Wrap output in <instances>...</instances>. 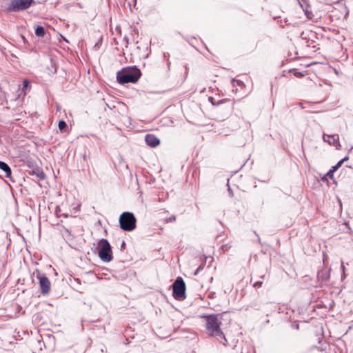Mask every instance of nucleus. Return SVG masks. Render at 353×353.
Listing matches in <instances>:
<instances>
[{
  "instance_id": "nucleus-1",
  "label": "nucleus",
  "mask_w": 353,
  "mask_h": 353,
  "mask_svg": "<svg viewBox=\"0 0 353 353\" xmlns=\"http://www.w3.org/2000/svg\"><path fill=\"white\" fill-rule=\"evenodd\" d=\"M221 322L217 315H210L206 316V327L210 335L215 337L223 345H225L227 340L225 335L220 329Z\"/></svg>"
},
{
  "instance_id": "nucleus-2",
  "label": "nucleus",
  "mask_w": 353,
  "mask_h": 353,
  "mask_svg": "<svg viewBox=\"0 0 353 353\" xmlns=\"http://www.w3.org/2000/svg\"><path fill=\"white\" fill-rule=\"evenodd\" d=\"M141 71L137 68H128L118 72L117 78L121 84L136 83L141 77Z\"/></svg>"
},
{
  "instance_id": "nucleus-3",
  "label": "nucleus",
  "mask_w": 353,
  "mask_h": 353,
  "mask_svg": "<svg viewBox=\"0 0 353 353\" xmlns=\"http://www.w3.org/2000/svg\"><path fill=\"white\" fill-rule=\"evenodd\" d=\"M137 219L132 212H123L119 217L120 227L124 231H132L136 228Z\"/></svg>"
},
{
  "instance_id": "nucleus-4",
  "label": "nucleus",
  "mask_w": 353,
  "mask_h": 353,
  "mask_svg": "<svg viewBox=\"0 0 353 353\" xmlns=\"http://www.w3.org/2000/svg\"><path fill=\"white\" fill-rule=\"evenodd\" d=\"M99 256L104 262H110L112 259L111 246L107 239H102L99 241Z\"/></svg>"
},
{
  "instance_id": "nucleus-5",
  "label": "nucleus",
  "mask_w": 353,
  "mask_h": 353,
  "mask_svg": "<svg viewBox=\"0 0 353 353\" xmlns=\"http://www.w3.org/2000/svg\"><path fill=\"white\" fill-rule=\"evenodd\" d=\"M173 296L178 300L185 298V284L181 277H178L172 285Z\"/></svg>"
},
{
  "instance_id": "nucleus-6",
  "label": "nucleus",
  "mask_w": 353,
  "mask_h": 353,
  "mask_svg": "<svg viewBox=\"0 0 353 353\" xmlns=\"http://www.w3.org/2000/svg\"><path fill=\"white\" fill-rule=\"evenodd\" d=\"M33 275L39 281L41 293L43 294H48L50 290V282L49 279L44 274H41L39 270L34 271Z\"/></svg>"
},
{
  "instance_id": "nucleus-7",
  "label": "nucleus",
  "mask_w": 353,
  "mask_h": 353,
  "mask_svg": "<svg viewBox=\"0 0 353 353\" xmlns=\"http://www.w3.org/2000/svg\"><path fill=\"white\" fill-rule=\"evenodd\" d=\"M32 2V0H12L8 6L10 11H18L25 10L29 8Z\"/></svg>"
},
{
  "instance_id": "nucleus-8",
  "label": "nucleus",
  "mask_w": 353,
  "mask_h": 353,
  "mask_svg": "<svg viewBox=\"0 0 353 353\" xmlns=\"http://www.w3.org/2000/svg\"><path fill=\"white\" fill-rule=\"evenodd\" d=\"M146 143L152 148L157 147L159 145L160 141L159 139L156 137L154 135L152 134H147L145 138Z\"/></svg>"
},
{
  "instance_id": "nucleus-9",
  "label": "nucleus",
  "mask_w": 353,
  "mask_h": 353,
  "mask_svg": "<svg viewBox=\"0 0 353 353\" xmlns=\"http://www.w3.org/2000/svg\"><path fill=\"white\" fill-rule=\"evenodd\" d=\"M0 170L4 172L6 177L10 178L12 173L11 169L7 163L0 161Z\"/></svg>"
},
{
  "instance_id": "nucleus-10",
  "label": "nucleus",
  "mask_w": 353,
  "mask_h": 353,
  "mask_svg": "<svg viewBox=\"0 0 353 353\" xmlns=\"http://www.w3.org/2000/svg\"><path fill=\"white\" fill-rule=\"evenodd\" d=\"M32 174L35 175L38 179H45L44 172L39 169L32 170Z\"/></svg>"
},
{
  "instance_id": "nucleus-11",
  "label": "nucleus",
  "mask_w": 353,
  "mask_h": 353,
  "mask_svg": "<svg viewBox=\"0 0 353 353\" xmlns=\"http://www.w3.org/2000/svg\"><path fill=\"white\" fill-rule=\"evenodd\" d=\"M329 139H331L332 141H328L330 144L336 146L339 144V135L334 134L332 136H327Z\"/></svg>"
},
{
  "instance_id": "nucleus-12",
  "label": "nucleus",
  "mask_w": 353,
  "mask_h": 353,
  "mask_svg": "<svg viewBox=\"0 0 353 353\" xmlns=\"http://www.w3.org/2000/svg\"><path fill=\"white\" fill-rule=\"evenodd\" d=\"M35 34L37 36V37H43L45 34V30L43 27L41 26H38L36 29H35Z\"/></svg>"
},
{
  "instance_id": "nucleus-13",
  "label": "nucleus",
  "mask_w": 353,
  "mask_h": 353,
  "mask_svg": "<svg viewBox=\"0 0 353 353\" xmlns=\"http://www.w3.org/2000/svg\"><path fill=\"white\" fill-rule=\"evenodd\" d=\"M67 126L66 123L64 121H60L59 122V128L60 130H63Z\"/></svg>"
},
{
  "instance_id": "nucleus-14",
  "label": "nucleus",
  "mask_w": 353,
  "mask_h": 353,
  "mask_svg": "<svg viewBox=\"0 0 353 353\" xmlns=\"http://www.w3.org/2000/svg\"><path fill=\"white\" fill-rule=\"evenodd\" d=\"M334 172L330 170L327 174L322 178L323 180H326V178L329 176L330 178H332Z\"/></svg>"
},
{
  "instance_id": "nucleus-15",
  "label": "nucleus",
  "mask_w": 353,
  "mask_h": 353,
  "mask_svg": "<svg viewBox=\"0 0 353 353\" xmlns=\"http://www.w3.org/2000/svg\"><path fill=\"white\" fill-rule=\"evenodd\" d=\"M29 85V81L28 79H25L23 83V90H25L28 88Z\"/></svg>"
},
{
  "instance_id": "nucleus-16",
  "label": "nucleus",
  "mask_w": 353,
  "mask_h": 353,
  "mask_svg": "<svg viewBox=\"0 0 353 353\" xmlns=\"http://www.w3.org/2000/svg\"><path fill=\"white\" fill-rule=\"evenodd\" d=\"M175 220H176V216H171L169 218L166 219V222L167 223H168V222H174V221H175Z\"/></svg>"
},
{
  "instance_id": "nucleus-17",
  "label": "nucleus",
  "mask_w": 353,
  "mask_h": 353,
  "mask_svg": "<svg viewBox=\"0 0 353 353\" xmlns=\"http://www.w3.org/2000/svg\"><path fill=\"white\" fill-rule=\"evenodd\" d=\"M263 282L262 281H257L254 284V287H258V288H260L262 285Z\"/></svg>"
},
{
  "instance_id": "nucleus-18",
  "label": "nucleus",
  "mask_w": 353,
  "mask_h": 353,
  "mask_svg": "<svg viewBox=\"0 0 353 353\" xmlns=\"http://www.w3.org/2000/svg\"><path fill=\"white\" fill-rule=\"evenodd\" d=\"M345 160H346V158H345V159H342V160H341L340 161L338 162V163L336 165V166H338V168L341 166L342 163H343V161Z\"/></svg>"
},
{
  "instance_id": "nucleus-19",
  "label": "nucleus",
  "mask_w": 353,
  "mask_h": 353,
  "mask_svg": "<svg viewBox=\"0 0 353 353\" xmlns=\"http://www.w3.org/2000/svg\"><path fill=\"white\" fill-rule=\"evenodd\" d=\"M337 169H339V168H338V166L334 165V166H333L330 170H331L332 172H334Z\"/></svg>"
},
{
  "instance_id": "nucleus-20",
  "label": "nucleus",
  "mask_w": 353,
  "mask_h": 353,
  "mask_svg": "<svg viewBox=\"0 0 353 353\" xmlns=\"http://www.w3.org/2000/svg\"><path fill=\"white\" fill-rule=\"evenodd\" d=\"M294 75L296 77H302L303 76V74L301 72H294Z\"/></svg>"
},
{
  "instance_id": "nucleus-21",
  "label": "nucleus",
  "mask_w": 353,
  "mask_h": 353,
  "mask_svg": "<svg viewBox=\"0 0 353 353\" xmlns=\"http://www.w3.org/2000/svg\"><path fill=\"white\" fill-rule=\"evenodd\" d=\"M197 273H199V269L196 271V272L194 273V274H196Z\"/></svg>"
},
{
  "instance_id": "nucleus-22",
  "label": "nucleus",
  "mask_w": 353,
  "mask_h": 353,
  "mask_svg": "<svg viewBox=\"0 0 353 353\" xmlns=\"http://www.w3.org/2000/svg\"><path fill=\"white\" fill-rule=\"evenodd\" d=\"M323 139H324V141H326V139H325V135H324V136H323Z\"/></svg>"
}]
</instances>
